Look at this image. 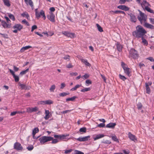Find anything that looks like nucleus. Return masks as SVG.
I'll return each instance as SVG.
<instances>
[{
	"label": "nucleus",
	"instance_id": "nucleus-1",
	"mask_svg": "<svg viewBox=\"0 0 154 154\" xmlns=\"http://www.w3.org/2000/svg\"><path fill=\"white\" fill-rule=\"evenodd\" d=\"M147 33L146 31L140 25H138L136 27V30L132 32V35L138 38L143 37Z\"/></svg>",
	"mask_w": 154,
	"mask_h": 154
},
{
	"label": "nucleus",
	"instance_id": "nucleus-2",
	"mask_svg": "<svg viewBox=\"0 0 154 154\" xmlns=\"http://www.w3.org/2000/svg\"><path fill=\"white\" fill-rule=\"evenodd\" d=\"M140 4L143 9H144L148 12L151 13H154L153 11L149 7V6H150V5L146 0H143Z\"/></svg>",
	"mask_w": 154,
	"mask_h": 154
},
{
	"label": "nucleus",
	"instance_id": "nucleus-3",
	"mask_svg": "<svg viewBox=\"0 0 154 154\" xmlns=\"http://www.w3.org/2000/svg\"><path fill=\"white\" fill-rule=\"evenodd\" d=\"M129 57L134 59H137L139 57V54L137 51L134 48L131 49L129 51Z\"/></svg>",
	"mask_w": 154,
	"mask_h": 154
},
{
	"label": "nucleus",
	"instance_id": "nucleus-4",
	"mask_svg": "<svg viewBox=\"0 0 154 154\" xmlns=\"http://www.w3.org/2000/svg\"><path fill=\"white\" fill-rule=\"evenodd\" d=\"M121 66L124 69L125 73L128 76L131 75V69L128 68L127 65L123 62H121Z\"/></svg>",
	"mask_w": 154,
	"mask_h": 154
},
{
	"label": "nucleus",
	"instance_id": "nucleus-5",
	"mask_svg": "<svg viewBox=\"0 0 154 154\" xmlns=\"http://www.w3.org/2000/svg\"><path fill=\"white\" fill-rule=\"evenodd\" d=\"M140 15L138 16V20L140 21L141 24L143 23H145L146 22L147 18V16L145 14L142 12L140 11H139Z\"/></svg>",
	"mask_w": 154,
	"mask_h": 154
},
{
	"label": "nucleus",
	"instance_id": "nucleus-6",
	"mask_svg": "<svg viewBox=\"0 0 154 154\" xmlns=\"http://www.w3.org/2000/svg\"><path fill=\"white\" fill-rule=\"evenodd\" d=\"M52 139L53 137L43 136L40 137L38 140L41 144H43L46 142L51 140Z\"/></svg>",
	"mask_w": 154,
	"mask_h": 154
},
{
	"label": "nucleus",
	"instance_id": "nucleus-7",
	"mask_svg": "<svg viewBox=\"0 0 154 154\" xmlns=\"http://www.w3.org/2000/svg\"><path fill=\"white\" fill-rule=\"evenodd\" d=\"M13 28L14 29L13 31V32L17 33L18 31H20L23 28V26L20 24H16L14 26Z\"/></svg>",
	"mask_w": 154,
	"mask_h": 154
},
{
	"label": "nucleus",
	"instance_id": "nucleus-8",
	"mask_svg": "<svg viewBox=\"0 0 154 154\" xmlns=\"http://www.w3.org/2000/svg\"><path fill=\"white\" fill-rule=\"evenodd\" d=\"M50 15L47 16L48 19L51 22L54 23L55 21V16L53 12H49Z\"/></svg>",
	"mask_w": 154,
	"mask_h": 154
},
{
	"label": "nucleus",
	"instance_id": "nucleus-9",
	"mask_svg": "<svg viewBox=\"0 0 154 154\" xmlns=\"http://www.w3.org/2000/svg\"><path fill=\"white\" fill-rule=\"evenodd\" d=\"M62 33L66 36L71 38H73L75 37V34L73 33H71L67 31H63Z\"/></svg>",
	"mask_w": 154,
	"mask_h": 154
},
{
	"label": "nucleus",
	"instance_id": "nucleus-10",
	"mask_svg": "<svg viewBox=\"0 0 154 154\" xmlns=\"http://www.w3.org/2000/svg\"><path fill=\"white\" fill-rule=\"evenodd\" d=\"M14 149L17 150H22L23 149V147L21 144L19 143L16 142L14 144Z\"/></svg>",
	"mask_w": 154,
	"mask_h": 154
},
{
	"label": "nucleus",
	"instance_id": "nucleus-11",
	"mask_svg": "<svg viewBox=\"0 0 154 154\" xmlns=\"http://www.w3.org/2000/svg\"><path fill=\"white\" fill-rule=\"evenodd\" d=\"M38 16L35 15L36 17L38 19L40 18L41 16H42V18H43L44 20L46 19V17L45 15V12L43 10H41L40 12H38Z\"/></svg>",
	"mask_w": 154,
	"mask_h": 154
},
{
	"label": "nucleus",
	"instance_id": "nucleus-12",
	"mask_svg": "<svg viewBox=\"0 0 154 154\" xmlns=\"http://www.w3.org/2000/svg\"><path fill=\"white\" fill-rule=\"evenodd\" d=\"M1 24L3 27L5 29L10 28L11 27V23H9L5 21L2 20L1 21Z\"/></svg>",
	"mask_w": 154,
	"mask_h": 154
},
{
	"label": "nucleus",
	"instance_id": "nucleus-13",
	"mask_svg": "<svg viewBox=\"0 0 154 154\" xmlns=\"http://www.w3.org/2000/svg\"><path fill=\"white\" fill-rule=\"evenodd\" d=\"M38 110V108L37 107L34 108L28 107L26 108V112L28 113H31L33 112H36Z\"/></svg>",
	"mask_w": 154,
	"mask_h": 154
},
{
	"label": "nucleus",
	"instance_id": "nucleus-14",
	"mask_svg": "<svg viewBox=\"0 0 154 154\" xmlns=\"http://www.w3.org/2000/svg\"><path fill=\"white\" fill-rule=\"evenodd\" d=\"M129 138L131 140L135 141L137 140L136 137L134 135L132 134L131 132H129L128 134Z\"/></svg>",
	"mask_w": 154,
	"mask_h": 154
},
{
	"label": "nucleus",
	"instance_id": "nucleus-15",
	"mask_svg": "<svg viewBox=\"0 0 154 154\" xmlns=\"http://www.w3.org/2000/svg\"><path fill=\"white\" fill-rule=\"evenodd\" d=\"M117 8L125 11H128L129 10V8L125 5H119L117 7Z\"/></svg>",
	"mask_w": 154,
	"mask_h": 154
},
{
	"label": "nucleus",
	"instance_id": "nucleus-16",
	"mask_svg": "<svg viewBox=\"0 0 154 154\" xmlns=\"http://www.w3.org/2000/svg\"><path fill=\"white\" fill-rule=\"evenodd\" d=\"M90 137V136H88L83 137H79L76 138L77 140L79 141H85L88 140V139Z\"/></svg>",
	"mask_w": 154,
	"mask_h": 154
},
{
	"label": "nucleus",
	"instance_id": "nucleus-17",
	"mask_svg": "<svg viewBox=\"0 0 154 154\" xmlns=\"http://www.w3.org/2000/svg\"><path fill=\"white\" fill-rule=\"evenodd\" d=\"M143 26L147 28L151 29H154V26H153L147 23L146 22L144 23Z\"/></svg>",
	"mask_w": 154,
	"mask_h": 154
},
{
	"label": "nucleus",
	"instance_id": "nucleus-18",
	"mask_svg": "<svg viewBox=\"0 0 154 154\" xmlns=\"http://www.w3.org/2000/svg\"><path fill=\"white\" fill-rule=\"evenodd\" d=\"M24 2L27 5H29L32 9L33 8V4L32 0H24Z\"/></svg>",
	"mask_w": 154,
	"mask_h": 154
},
{
	"label": "nucleus",
	"instance_id": "nucleus-19",
	"mask_svg": "<svg viewBox=\"0 0 154 154\" xmlns=\"http://www.w3.org/2000/svg\"><path fill=\"white\" fill-rule=\"evenodd\" d=\"M116 125V124L115 123H110L106 125V128L113 129L114 128Z\"/></svg>",
	"mask_w": 154,
	"mask_h": 154
},
{
	"label": "nucleus",
	"instance_id": "nucleus-20",
	"mask_svg": "<svg viewBox=\"0 0 154 154\" xmlns=\"http://www.w3.org/2000/svg\"><path fill=\"white\" fill-rule=\"evenodd\" d=\"M49 111L48 110L46 109L45 110V115L44 117V118L45 120H48L50 118V116L49 115Z\"/></svg>",
	"mask_w": 154,
	"mask_h": 154
},
{
	"label": "nucleus",
	"instance_id": "nucleus-21",
	"mask_svg": "<svg viewBox=\"0 0 154 154\" xmlns=\"http://www.w3.org/2000/svg\"><path fill=\"white\" fill-rule=\"evenodd\" d=\"M32 48V47L30 46H29V45L26 46L25 47H22L20 51L21 52L23 53V52H24L25 50H27V49H28L30 48Z\"/></svg>",
	"mask_w": 154,
	"mask_h": 154
},
{
	"label": "nucleus",
	"instance_id": "nucleus-22",
	"mask_svg": "<svg viewBox=\"0 0 154 154\" xmlns=\"http://www.w3.org/2000/svg\"><path fill=\"white\" fill-rule=\"evenodd\" d=\"M80 60L81 62L85 64V65L87 66H90L91 64L88 62L87 60L85 59H81Z\"/></svg>",
	"mask_w": 154,
	"mask_h": 154
},
{
	"label": "nucleus",
	"instance_id": "nucleus-23",
	"mask_svg": "<svg viewBox=\"0 0 154 154\" xmlns=\"http://www.w3.org/2000/svg\"><path fill=\"white\" fill-rule=\"evenodd\" d=\"M105 136L103 134H99L96 135L95 137L94 138V140H95L103 137Z\"/></svg>",
	"mask_w": 154,
	"mask_h": 154
},
{
	"label": "nucleus",
	"instance_id": "nucleus-24",
	"mask_svg": "<svg viewBox=\"0 0 154 154\" xmlns=\"http://www.w3.org/2000/svg\"><path fill=\"white\" fill-rule=\"evenodd\" d=\"M118 51L119 52H121L122 51L123 47L120 44H117L116 45Z\"/></svg>",
	"mask_w": 154,
	"mask_h": 154
},
{
	"label": "nucleus",
	"instance_id": "nucleus-25",
	"mask_svg": "<svg viewBox=\"0 0 154 154\" xmlns=\"http://www.w3.org/2000/svg\"><path fill=\"white\" fill-rule=\"evenodd\" d=\"M145 85L146 87V93L148 94H149L150 93V90L149 86V85L147 83H145Z\"/></svg>",
	"mask_w": 154,
	"mask_h": 154
},
{
	"label": "nucleus",
	"instance_id": "nucleus-26",
	"mask_svg": "<svg viewBox=\"0 0 154 154\" xmlns=\"http://www.w3.org/2000/svg\"><path fill=\"white\" fill-rule=\"evenodd\" d=\"M5 5L8 7H9L11 6L9 0H3Z\"/></svg>",
	"mask_w": 154,
	"mask_h": 154
},
{
	"label": "nucleus",
	"instance_id": "nucleus-27",
	"mask_svg": "<svg viewBox=\"0 0 154 154\" xmlns=\"http://www.w3.org/2000/svg\"><path fill=\"white\" fill-rule=\"evenodd\" d=\"M142 40V43L144 45L147 46L148 45V42L147 40L145 39L143 37H141Z\"/></svg>",
	"mask_w": 154,
	"mask_h": 154
},
{
	"label": "nucleus",
	"instance_id": "nucleus-28",
	"mask_svg": "<svg viewBox=\"0 0 154 154\" xmlns=\"http://www.w3.org/2000/svg\"><path fill=\"white\" fill-rule=\"evenodd\" d=\"M21 15L23 17H26L27 19L29 18V16L28 14L26 12H25L21 14Z\"/></svg>",
	"mask_w": 154,
	"mask_h": 154
},
{
	"label": "nucleus",
	"instance_id": "nucleus-29",
	"mask_svg": "<svg viewBox=\"0 0 154 154\" xmlns=\"http://www.w3.org/2000/svg\"><path fill=\"white\" fill-rule=\"evenodd\" d=\"M82 86L81 85H77L75 87L73 88L70 89L71 91H74L77 90V89Z\"/></svg>",
	"mask_w": 154,
	"mask_h": 154
},
{
	"label": "nucleus",
	"instance_id": "nucleus-30",
	"mask_svg": "<svg viewBox=\"0 0 154 154\" xmlns=\"http://www.w3.org/2000/svg\"><path fill=\"white\" fill-rule=\"evenodd\" d=\"M39 129L38 128H35L33 129L32 132V135H35L39 132Z\"/></svg>",
	"mask_w": 154,
	"mask_h": 154
},
{
	"label": "nucleus",
	"instance_id": "nucleus-31",
	"mask_svg": "<svg viewBox=\"0 0 154 154\" xmlns=\"http://www.w3.org/2000/svg\"><path fill=\"white\" fill-rule=\"evenodd\" d=\"M69 134H62L60 135V140H63L66 139V137L67 136H69Z\"/></svg>",
	"mask_w": 154,
	"mask_h": 154
},
{
	"label": "nucleus",
	"instance_id": "nucleus-32",
	"mask_svg": "<svg viewBox=\"0 0 154 154\" xmlns=\"http://www.w3.org/2000/svg\"><path fill=\"white\" fill-rule=\"evenodd\" d=\"M54 103V101L51 100H45V105H51Z\"/></svg>",
	"mask_w": 154,
	"mask_h": 154
},
{
	"label": "nucleus",
	"instance_id": "nucleus-33",
	"mask_svg": "<svg viewBox=\"0 0 154 154\" xmlns=\"http://www.w3.org/2000/svg\"><path fill=\"white\" fill-rule=\"evenodd\" d=\"M19 85L20 86L21 89H27V87L25 85L19 83Z\"/></svg>",
	"mask_w": 154,
	"mask_h": 154
},
{
	"label": "nucleus",
	"instance_id": "nucleus-34",
	"mask_svg": "<svg viewBox=\"0 0 154 154\" xmlns=\"http://www.w3.org/2000/svg\"><path fill=\"white\" fill-rule=\"evenodd\" d=\"M137 108L139 110L141 109L143 107V105L140 102H139L137 105Z\"/></svg>",
	"mask_w": 154,
	"mask_h": 154
},
{
	"label": "nucleus",
	"instance_id": "nucleus-35",
	"mask_svg": "<svg viewBox=\"0 0 154 154\" xmlns=\"http://www.w3.org/2000/svg\"><path fill=\"white\" fill-rule=\"evenodd\" d=\"M96 26L97 27L98 30L99 32H102L103 31L102 28L101 27L99 24L97 23L96 24Z\"/></svg>",
	"mask_w": 154,
	"mask_h": 154
},
{
	"label": "nucleus",
	"instance_id": "nucleus-36",
	"mask_svg": "<svg viewBox=\"0 0 154 154\" xmlns=\"http://www.w3.org/2000/svg\"><path fill=\"white\" fill-rule=\"evenodd\" d=\"M76 98V96H73L71 98H67L66 99V101H73Z\"/></svg>",
	"mask_w": 154,
	"mask_h": 154
},
{
	"label": "nucleus",
	"instance_id": "nucleus-37",
	"mask_svg": "<svg viewBox=\"0 0 154 154\" xmlns=\"http://www.w3.org/2000/svg\"><path fill=\"white\" fill-rule=\"evenodd\" d=\"M56 88L55 85H52L50 88V91L51 92H54V90Z\"/></svg>",
	"mask_w": 154,
	"mask_h": 154
},
{
	"label": "nucleus",
	"instance_id": "nucleus-38",
	"mask_svg": "<svg viewBox=\"0 0 154 154\" xmlns=\"http://www.w3.org/2000/svg\"><path fill=\"white\" fill-rule=\"evenodd\" d=\"M79 131L80 132L85 133L86 131V128L85 127H83L80 129Z\"/></svg>",
	"mask_w": 154,
	"mask_h": 154
},
{
	"label": "nucleus",
	"instance_id": "nucleus-39",
	"mask_svg": "<svg viewBox=\"0 0 154 154\" xmlns=\"http://www.w3.org/2000/svg\"><path fill=\"white\" fill-rule=\"evenodd\" d=\"M119 77L123 81H125L127 79L126 77L125 76L121 75V74L119 75Z\"/></svg>",
	"mask_w": 154,
	"mask_h": 154
},
{
	"label": "nucleus",
	"instance_id": "nucleus-40",
	"mask_svg": "<svg viewBox=\"0 0 154 154\" xmlns=\"http://www.w3.org/2000/svg\"><path fill=\"white\" fill-rule=\"evenodd\" d=\"M91 88H86L84 89H82L81 90V91L82 92H85L90 91Z\"/></svg>",
	"mask_w": 154,
	"mask_h": 154
},
{
	"label": "nucleus",
	"instance_id": "nucleus-41",
	"mask_svg": "<svg viewBox=\"0 0 154 154\" xmlns=\"http://www.w3.org/2000/svg\"><path fill=\"white\" fill-rule=\"evenodd\" d=\"M131 21L134 22H135L136 21L137 19L135 16L132 15V16H131Z\"/></svg>",
	"mask_w": 154,
	"mask_h": 154
},
{
	"label": "nucleus",
	"instance_id": "nucleus-42",
	"mask_svg": "<svg viewBox=\"0 0 154 154\" xmlns=\"http://www.w3.org/2000/svg\"><path fill=\"white\" fill-rule=\"evenodd\" d=\"M29 70V69L28 68L26 69V70L22 71L21 72L20 74V75H22L24 74H25L27 72H28Z\"/></svg>",
	"mask_w": 154,
	"mask_h": 154
},
{
	"label": "nucleus",
	"instance_id": "nucleus-43",
	"mask_svg": "<svg viewBox=\"0 0 154 154\" xmlns=\"http://www.w3.org/2000/svg\"><path fill=\"white\" fill-rule=\"evenodd\" d=\"M52 141L51 142V143L52 144H56L59 142V140L56 139H54L53 137V139L51 140Z\"/></svg>",
	"mask_w": 154,
	"mask_h": 154
},
{
	"label": "nucleus",
	"instance_id": "nucleus-44",
	"mask_svg": "<svg viewBox=\"0 0 154 154\" xmlns=\"http://www.w3.org/2000/svg\"><path fill=\"white\" fill-rule=\"evenodd\" d=\"M69 93H67L66 92H63L59 94V96L60 97H64L67 95L69 94Z\"/></svg>",
	"mask_w": 154,
	"mask_h": 154
},
{
	"label": "nucleus",
	"instance_id": "nucleus-45",
	"mask_svg": "<svg viewBox=\"0 0 154 154\" xmlns=\"http://www.w3.org/2000/svg\"><path fill=\"white\" fill-rule=\"evenodd\" d=\"M8 17L10 19L12 20L13 21H15V18L14 16L11 14H10L8 15Z\"/></svg>",
	"mask_w": 154,
	"mask_h": 154
},
{
	"label": "nucleus",
	"instance_id": "nucleus-46",
	"mask_svg": "<svg viewBox=\"0 0 154 154\" xmlns=\"http://www.w3.org/2000/svg\"><path fill=\"white\" fill-rule=\"evenodd\" d=\"M112 140H114V141L117 142H119V140L116 136L114 135L112 136Z\"/></svg>",
	"mask_w": 154,
	"mask_h": 154
},
{
	"label": "nucleus",
	"instance_id": "nucleus-47",
	"mask_svg": "<svg viewBox=\"0 0 154 154\" xmlns=\"http://www.w3.org/2000/svg\"><path fill=\"white\" fill-rule=\"evenodd\" d=\"M26 148L29 151H31L33 149L34 146L32 145H29Z\"/></svg>",
	"mask_w": 154,
	"mask_h": 154
},
{
	"label": "nucleus",
	"instance_id": "nucleus-48",
	"mask_svg": "<svg viewBox=\"0 0 154 154\" xmlns=\"http://www.w3.org/2000/svg\"><path fill=\"white\" fill-rule=\"evenodd\" d=\"M14 78V79L15 81L16 82H18L19 80V78L17 76L14 75L13 76Z\"/></svg>",
	"mask_w": 154,
	"mask_h": 154
},
{
	"label": "nucleus",
	"instance_id": "nucleus-49",
	"mask_svg": "<svg viewBox=\"0 0 154 154\" xmlns=\"http://www.w3.org/2000/svg\"><path fill=\"white\" fill-rule=\"evenodd\" d=\"M21 113V112H20L19 111H14L11 113L10 115L13 116L15 115L17 113Z\"/></svg>",
	"mask_w": 154,
	"mask_h": 154
},
{
	"label": "nucleus",
	"instance_id": "nucleus-50",
	"mask_svg": "<svg viewBox=\"0 0 154 154\" xmlns=\"http://www.w3.org/2000/svg\"><path fill=\"white\" fill-rule=\"evenodd\" d=\"M74 154H84V153L80 151L75 150V153Z\"/></svg>",
	"mask_w": 154,
	"mask_h": 154
},
{
	"label": "nucleus",
	"instance_id": "nucleus-51",
	"mask_svg": "<svg viewBox=\"0 0 154 154\" xmlns=\"http://www.w3.org/2000/svg\"><path fill=\"white\" fill-rule=\"evenodd\" d=\"M22 23H25L28 26H29V23H28V22H27V21L25 19H24V20H22Z\"/></svg>",
	"mask_w": 154,
	"mask_h": 154
},
{
	"label": "nucleus",
	"instance_id": "nucleus-52",
	"mask_svg": "<svg viewBox=\"0 0 154 154\" xmlns=\"http://www.w3.org/2000/svg\"><path fill=\"white\" fill-rule=\"evenodd\" d=\"M38 104L45 105V101H42L38 102Z\"/></svg>",
	"mask_w": 154,
	"mask_h": 154
},
{
	"label": "nucleus",
	"instance_id": "nucleus-53",
	"mask_svg": "<svg viewBox=\"0 0 154 154\" xmlns=\"http://www.w3.org/2000/svg\"><path fill=\"white\" fill-rule=\"evenodd\" d=\"M105 126V124L104 123H101L98 124L97 125L98 127L99 128L103 127Z\"/></svg>",
	"mask_w": 154,
	"mask_h": 154
},
{
	"label": "nucleus",
	"instance_id": "nucleus-54",
	"mask_svg": "<svg viewBox=\"0 0 154 154\" xmlns=\"http://www.w3.org/2000/svg\"><path fill=\"white\" fill-rule=\"evenodd\" d=\"M5 18L6 20V22L9 23H11V21L8 17L6 16L5 17Z\"/></svg>",
	"mask_w": 154,
	"mask_h": 154
},
{
	"label": "nucleus",
	"instance_id": "nucleus-55",
	"mask_svg": "<svg viewBox=\"0 0 154 154\" xmlns=\"http://www.w3.org/2000/svg\"><path fill=\"white\" fill-rule=\"evenodd\" d=\"M37 28V26L36 25H34L32 27L31 32H33L34 30Z\"/></svg>",
	"mask_w": 154,
	"mask_h": 154
},
{
	"label": "nucleus",
	"instance_id": "nucleus-56",
	"mask_svg": "<svg viewBox=\"0 0 154 154\" xmlns=\"http://www.w3.org/2000/svg\"><path fill=\"white\" fill-rule=\"evenodd\" d=\"M72 151V149H69V150H65L64 153L65 154H67L68 153H70Z\"/></svg>",
	"mask_w": 154,
	"mask_h": 154
},
{
	"label": "nucleus",
	"instance_id": "nucleus-57",
	"mask_svg": "<svg viewBox=\"0 0 154 154\" xmlns=\"http://www.w3.org/2000/svg\"><path fill=\"white\" fill-rule=\"evenodd\" d=\"M49 10L50 11V12H54L55 11V8L54 7H52L50 8Z\"/></svg>",
	"mask_w": 154,
	"mask_h": 154
},
{
	"label": "nucleus",
	"instance_id": "nucleus-58",
	"mask_svg": "<svg viewBox=\"0 0 154 154\" xmlns=\"http://www.w3.org/2000/svg\"><path fill=\"white\" fill-rule=\"evenodd\" d=\"M70 75L71 76H72L73 75L76 76L78 75V73L76 72H72L70 73Z\"/></svg>",
	"mask_w": 154,
	"mask_h": 154
},
{
	"label": "nucleus",
	"instance_id": "nucleus-59",
	"mask_svg": "<svg viewBox=\"0 0 154 154\" xmlns=\"http://www.w3.org/2000/svg\"><path fill=\"white\" fill-rule=\"evenodd\" d=\"M126 2V0H120L119 3L120 4H124Z\"/></svg>",
	"mask_w": 154,
	"mask_h": 154
},
{
	"label": "nucleus",
	"instance_id": "nucleus-60",
	"mask_svg": "<svg viewBox=\"0 0 154 154\" xmlns=\"http://www.w3.org/2000/svg\"><path fill=\"white\" fill-rule=\"evenodd\" d=\"M65 86H66V85L64 83H62L61 84L60 88L62 89H63L64 88V87H65Z\"/></svg>",
	"mask_w": 154,
	"mask_h": 154
},
{
	"label": "nucleus",
	"instance_id": "nucleus-61",
	"mask_svg": "<svg viewBox=\"0 0 154 154\" xmlns=\"http://www.w3.org/2000/svg\"><path fill=\"white\" fill-rule=\"evenodd\" d=\"M146 59L148 60H149L152 62L154 61V59H153V57H150L148 58H147Z\"/></svg>",
	"mask_w": 154,
	"mask_h": 154
},
{
	"label": "nucleus",
	"instance_id": "nucleus-62",
	"mask_svg": "<svg viewBox=\"0 0 154 154\" xmlns=\"http://www.w3.org/2000/svg\"><path fill=\"white\" fill-rule=\"evenodd\" d=\"M66 67L68 68H72L73 66L71 64L69 63L66 65Z\"/></svg>",
	"mask_w": 154,
	"mask_h": 154
},
{
	"label": "nucleus",
	"instance_id": "nucleus-63",
	"mask_svg": "<svg viewBox=\"0 0 154 154\" xmlns=\"http://www.w3.org/2000/svg\"><path fill=\"white\" fill-rule=\"evenodd\" d=\"M149 20L150 23H151L152 24H154V19L152 18H149Z\"/></svg>",
	"mask_w": 154,
	"mask_h": 154
},
{
	"label": "nucleus",
	"instance_id": "nucleus-64",
	"mask_svg": "<svg viewBox=\"0 0 154 154\" xmlns=\"http://www.w3.org/2000/svg\"><path fill=\"white\" fill-rule=\"evenodd\" d=\"M122 151L124 153V154H129L130 153V152L129 150L126 151L125 150H123Z\"/></svg>",
	"mask_w": 154,
	"mask_h": 154
}]
</instances>
